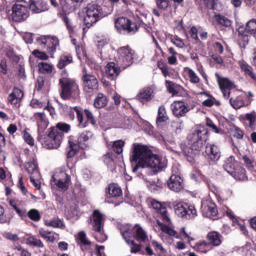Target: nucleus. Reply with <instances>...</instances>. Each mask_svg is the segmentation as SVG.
Returning <instances> with one entry per match:
<instances>
[{
	"mask_svg": "<svg viewBox=\"0 0 256 256\" xmlns=\"http://www.w3.org/2000/svg\"><path fill=\"white\" fill-rule=\"evenodd\" d=\"M131 162L136 163L132 171L135 173L139 167L141 169H151L153 173H159L167 167V160L157 154H153L147 146L134 144Z\"/></svg>",
	"mask_w": 256,
	"mask_h": 256,
	"instance_id": "1",
	"label": "nucleus"
},
{
	"mask_svg": "<svg viewBox=\"0 0 256 256\" xmlns=\"http://www.w3.org/2000/svg\"><path fill=\"white\" fill-rule=\"evenodd\" d=\"M61 92L60 97L63 99H77L79 97V85H77V82L75 80L64 76L59 79Z\"/></svg>",
	"mask_w": 256,
	"mask_h": 256,
	"instance_id": "2",
	"label": "nucleus"
},
{
	"mask_svg": "<svg viewBox=\"0 0 256 256\" xmlns=\"http://www.w3.org/2000/svg\"><path fill=\"white\" fill-rule=\"evenodd\" d=\"M86 16L84 17V24L86 27H93L95 23L101 21L103 17H107V14L103 12V8L98 4L92 3L86 6Z\"/></svg>",
	"mask_w": 256,
	"mask_h": 256,
	"instance_id": "3",
	"label": "nucleus"
},
{
	"mask_svg": "<svg viewBox=\"0 0 256 256\" xmlns=\"http://www.w3.org/2000/svg\"><path fill=\"white\" fill-rule=\"evenodd\" d=\"M75 113L77 115L78 126L81 129H85V127H87L89 123H91V125H97V120H95V116H93V112H91V110H84L87 121H85L83 118V111H81V108L77 106L68 108V115L70 119H75Z\"/></svg>",
	"mask_w": 256,
	"mask_h": 256,
	"instance_id": "4",
	"label": "nucleus"
},
{
	"mask_svg": "<svg viewBox=\"0 0 256 256\" xmlns=\"http://www.w3.org/2000/svg\"><path fill=\"white\" fill-rule=\"evenodd\" d=\"M70 173H73V168H70L69 166L59 172H56L50 181L51 185H56L58 189L67 191V189H69V185H71Z\"/></svg>",
	"mask_w": 256,
	"mask_h": 256,
	"instance_id": "5",
	"label": "nucleus"
},
{
	"mask_svg": "<svg viewBox=\"0 0 256 256\" xmlns=\"http://www.w3.org/2000/svg\"><path fill=\"white\" fill-rule=\"evenodd\" d=\"M191 143L192 148H189V146H186L185 144H181V149L186 157H191V155H193V151H201V149H203L205 139H203V132L201 130H196L191 135Z\"/></svg>",
	"mask_w": 256,
	"mask_h": 256,
	"instance_id": "6",
	"label": "nucleus"
},
{
	"mask_svg": "<svg viewBox=\"0 0 256 256\" xmlns=\"http://www.w3.org/2000/svg\"><path fill=\"white\" fill-rule=\"evenodd\" d=\"M92 227L96 232L95 239L98 243H104L107 241V235L103 234V221H105V215H103L99 210H95L91 217Z\"/></svg>",
	"mask_w": 256,
	"mask_h": 256,
	"instance_id": "7",
	"label": "nucleus"
},
{
	"mask_svg": "<svg viewBox=\"0 0 256 256\" xmlns=\"http://www.w3.org/2000/svg\"><path fill=\"white\" fill-rule=\"evenodd\" d=\"M29 17V2L27 0H16L12 6V19L16 22L25 21Z\"/></svg>",
	"mask_w": 256,
	"mask_h": 256,
	"instance_id": "8",
	"label": "nucleus"
},
{
	"mask_svg": "<svg viewBox=\"0 0 256 256\" xmlns=\"http://www.w3.org/2000/svg\"><path fill=\"white\" fill-rule=\"evenodd\" d=\"M135 57V50H133L130 46H124L118 49L117 62L123 67H129L130 65H133Z\"/></svg>",
	"mask_w": 256,
	"mask_h": 256,
	"instance_id": "9",
	"label": "nucleus"
},
{
	"mask_svg": "<svg viewBox=\"0 0 256 256\" xmlns=\"http://www.w3.org/2000/svg\"><path fill=\"white\" fill-rule=\"evenodd\" d=\"M47 139V141L43 139L42 145H45L47 149H59L63 141V132H60L59 129L51 128Z\"/></svg>",
	"mask_w": 256,
	"mask_h": 256,
	"instance_id": "10",
	"label": "nucleus"
},
{
	"mask_svg": "<svg viewBox=\"0 0 256 256\" xmlns=\"http://www.w3.org/2000/svg\"><path fill=\"white\" fill-rule=\"evenodd\" d=\"M115 28L117 31H119V33H130L131 35L137 33L139 29L137 23L125 17L118 18L115 21Z\"/></svg>",
	"mask_w": 256,
	"mask_h": 256,
	"instance_id": "11",
	"label": "nucleus"
},
{
	"mask_svg": "<svg viewBox=\"0 0 256 256\" xmlns=\"http://www.w3.org/2000/svg\"><path fill=\"white\" fill-rule=\"evenodd\" d=\"M224 169L229 175L235 177V179H245V168L237 169V162L233 156L226 159Z\"/></svg>",
	"mask_w": 256,
	"mask_h": 256,
	"instance_id": "12",
	"label": "nucleus"
},
{
	"mask_svg": "<svg viewBox=\"0 0 256 256\" xmlns=\"http://www.w3.org/2000/svg\"><path fill=\"white\" fill-rule=\"evenodd\" d=\"M174 211L178 217L185 219H195L197 217V209L186 203H178L174 206Z\"/></svg>",
	"mask_w": 256,
	"mask_h": 256,
	"instance_id": "13",
	"label": "nucleus"
},
{
	"mask_svg": "<svg viewBox=\"0 0 256 256\" xmlns=\"http://www.w3.org/2000/svg\"><path fill=\"white\" fill-rule=\"evenodd\" d=\"M215 77L224 99H229L231 97V90L235 87V84L229 78L222 77L219 73H216Z\"/></svg>",
	"mask_w": 256,
	"mask_h": 256,
	"instance_id": "14",
	"label": "nucleus"
},
{
	"mask_svg": "<svg viewBox=\"0 0 256 256\" xmlns=\"http://www.w3.org/2000/svg\"><path fill=\"white\" fill-rule=\"evenodd\" d=\"M82 81L84 89L88 93H91V91H95L96 89H99V80H97V77H95V75L87 73L86 68H83Z\"/></svg>",
	"mask_w": 256,
	"mask_h": 256,
	"instance_id": "15",
	"label": "nucleus"
},
{
	"mask_svg": "<svg viewBox=\"0 0 256 256\" xmlns=\"http://www.w3.org/2000/svg\"><path fill=\"white\" fill-rule=\"evenodd\" d=\"M34 119L38 125V140L40 143H43V136L45 135V130L49 127V120L45 116V113H35Z\"/></svg>",
	"mask_w": 256,
	"mask_h": 256,
	"instance_id": "16",
	"label": "nucleus"
},
{
	"mask_svg": "<svg viewBox=\"0 0 256 256\" xmlns=\"http://www.w3.org/2000/svg\"><path fill=\"white\" fill-rule=\"evenodd\" d=\"M201 211L203 217H208L209 219H213V217H217L219 211L217 210V205L212 202L210 199H203L201 204Z\"/></svg>",
	"mask_w": 256,
	"mask_h": 256,
	"instance_id": "17",
	"label": "nucleus"
},
{
	"mask_svg": "<svg viewBox=\"0 0 256 256\" xmlns=\"http://www.w3.org/2000/svg\"><path fill=\"white\" fill-rule=\"evenodd\" d=\"M151 207L157 211L164 223H171V214L167 210L165 203H161L157 200H151Z\"/></svg>",
	"mask_w": 256,
	"mask_h": 256,
	"instance_id": "18",
	"label": "nucleus"
},
{
	"mask_svg": "<svg viewBox=\"0 0 256 256\" xmlns=\"http://www.w3.org/2000/svg\"><path fill=\"white\" fill-rule=\"evenodd\" d=\"M171 109L175 117H185L189 113V108L183 101H174L171 104Z\"/></svg>",
	"mask_w": 256,
	"mask_h": 256,
	"instance_id": "19",
	"label": "nucleus"
},
{
	"mask_svg": "<svg viewBox=\"0 0 256 256\" xmlns=\"http://www.w3.org/2000/svg\"><path fill=\"white\" fill-rule=\"evenodd\" d=\"M28 5L32 13H43L49 9L45 0H30Z\"/></svg>",
	"mask_w": 256,
	"mask_h": 256,
	"instance_id": "20",
	"label": "nucleus"
},
{
	"mask_svg": "<svg viewBox=\"0 0 256 256\" xmlns=\"http://www.w3.org/2000/svg\"><path fill=\"white\" fill-rule=\"evenodd\" d=\"M168 187L171 191L179 193V191H182L183 189V178L179 175H171L168 181Z\"/></svg>",
	"mask_w": 256,
	"mask_h": 256,
	"instance_id": "21",
	"label": "nucleus"
},
{
	"mask_svg": "<svg viewBox=\"0 0 256 256\" xmlns=\"http://www.w3.org/2000/svg\"><path fill=\"white\" fill-rule=\"evenodd\" d=\"M205 154L207 155L210 161H219L221 158V151L219 150V146L215 144H208L206 146Z\"/></svg>",
	"mask_w": 256,
	"mask_h": 256,
	"instance_id": "22",
	"label": "nucleus"
},
{
	"mask_svg": "<svg viewBox=\"0 0 256 256\" xmlns=\"http://www.w3.org/2000/svg\"><path fill=\"white\" fill-rule=\"evenodd\" d=\"M105 71L108 79H111L112 81L117 79V77H119V73H121V69L114 62L108 63Z\"/></svg>",
	"mask_w": 256,
	"mask_h": 256,
	"instance_id": "23",
	"label": "nucleus"
},
{
	"mask_svg": "<svg viewBox=\"0 0 256 256\" xmlns=\"http://www.w3.org/2000/svg\"><path fill=\"white\" fill-rule=\"evenodd\" d=\"M120 232L121 235L123 237V239L125 240V242L127 243V245H131V241H133V226L126 224L124 226L120 227Z\"/></svg>",
	"mask_w": 256,
	"mask_h": 256,
	"instance_id": "24",
	"label": "nucleus"
},
{
	"mask_svg": "<svg viewBox=\"0 0 256 256\" xmlns=\"http://www.w3.org/2000/svg\"><path fill=\"white\" fill-rule=\"evenodd\" d=\"M21 99H23V90L14 87L12 92L8 95V102L10 105H17Z\"/></svg>",
	"mask_w": 256,
	"mask_h": 256,
	"instance_id": "25",
	"label": "nucleus"
},
{
	"mask_svg": "<svg viewBox=\"0 0 256 256\" xmlns=\"http://www.w3.org/2000/svg\"><path fill=\"white\" fill-rule=\"evenodd\" d=\"M207 239L209 241V245H212V247H219V245L223 243V236H221L217 231L209 232L207 234Z\"/></svg>",
	"mask_w": 256,
	"mask_h": 256,
	"instance_id": "26",
	"label": "nucleus"
},
{
	"mask_svg": "<svg viewBox=\"0 0 256 256\" xmlns=\"http://www.w3.org/2000/svg\"><path fill=\"white\" fill-rule=\"evenodd\" d=\"M57 47H59V38L55 36H48L46 40V49L48 53L53 55L57 51Z\"/></svg>",
	"mask_w": 256,
	"mask_h": 256,
	"instance_id": "27",
	"label": "nucleus"
},
{
	"mask_svg": "<svg viewBox=\"0 0 256 256\" xmlns=\"http://www.w3.org/2000/svg\"><path fill=\"white\" fill-rule=\"evenodd\" d=\"M238 65L241 69V71L247 75L248 77H250L251 79H253V81H256V75L255 72H253V67H251L249 64H247V62L240 60L238 62Z\"/></svg>",
	"mask_w": 256,
	"mask_h": 256,
	"instance_id": "28",
	"label": "nucleus"
},
{
	"mask_svg": "<svg viewBox=\"0 0 256 256\" xmlns=\"http://www.w3.org/2000/svg\"><path fill=\"white\" fill-rule=\"evenodd\" d=\"M152 98L153 90L151 88H144L137 95V99L140 103H147V101H151Z\"/></svg>",
	"mask_w": 256,
	"mask_h": 256,
	"instance_id": "29",
	"label": "nucleus"
},
{
	"mask_svg": "<svg viewBox=\"0 0 256 256\" xmlns=\"http://www.w3.org/2000/svg\"><path fill=\"white\" fill-rule=\"evenodd\" d=\"M157 225L160 227L161 231L163 233H166L167 235H170V237H176L177 236V231L173 229V223L170 222L168 225L163 224L159 220H157Z\"/></svg>",
	"mask_w": 256,
	"mask_h": 256,
	"instance_id": "30",
	"label": "nucleus"
},
{
	"mask_svg": "<svg viewBox=\"0 0 256 256\" xmlns=\"http://www.w3.org/2000/svg\"><path fill=\"white\" fill-rule=\"evenodd\" d=\"M107 103H109V100L103 93H98L94 99V107L96 109H103V107H107Z\"/></svg>",
	"mask_w": 256,
	"mask_h": 256,
	"instance_id": "31",
	"label": "nucleus"
},
{
	"mask_svg": "<svg viewBox=\"0 0 256 256\" xmlns=\"http://www.w3.org/2000/svg\"><path fill=\"white\" fill-rule=\"evenodd\" d=\"M229 101L233 109H241V107H247V105H251V99H248L247 102H245L241 96L236 97L235 99L230 98Z\"/></svg>",
	"mask_w": 256,
	"mask_h": 256,
	"instance_id": "32",
	"label": "nucleus"
},
{
	"mask_svg": "<svg viewBox=\"0 0 256 256\" xmlns=\"http://www.w3.org/2000/svg\"><path fill=\"white\" fill-rule=\"evenodd\" d=\"M193 249L198 253H209V251H211V246L209 242L201 240L193 246Z\"/></svg>",
	"mask_w": 256,
	"mask_h": 256,
	"instance_id": "33",
	"label": "nucleus"
},
{
	"mask_svg": "<svg viewBox=\"0 0 256 256\" xmlns=\"http://www.w3.org/2000/svg\"><path fill=\"white\" fill-rule=\"evenodd\" d=\"M55 67L53 64H49L47 62H40L38 63V71L42 75H51L53 73Z\"/></svg>",
	"mask_w": 256,
	"mask_h": 256,
	"instance_id": "34",
	"label": "nucleus"
},
{
	"mask_svg": "<svg viewBox=\"0 0 256 256\" xmlns=\"http://www.w3.org/2000/svg\"><path fill=\"white\" fill-rule=\"evenodd\" d=\"M169 121V116L167 115V110L165 106H160L158 108V116L156 119L157 125H163V123H167Z\"/></svg>",
	"mask_w": 256,
	"mask_h": 256,
	"instance_id": "35",
	"label": "nucleus"
},
{
	"mask_svg": "<svg viewBox=\"0 0 256 256\" xmlns=\"http://www.w3.org/2000/svg\"><path fill=\"white\" fill-rule=\"evenodd\" d=\"M185 73H187L190 83L193 85H197L201 83V78H199V75H197V72L195 70L186 67L184 68Z\"/></svg>",
	"mask_w": 256,
	"mask_h": 256,
	"instance_id": "36",
	"label": "nucleus"
},
{
	"mask_svg": "<svg viewBox=\"0 0 256 256\" xmlns=\"http://www.w3.org/2000/svg\"><path fill=\"white\" fill-rule=\"evenodd\" d=\"M108 195L113 198L121 197L123 195V190L119 185L113 183L108 187Z\"/></svg>",
	"mask_w": 256,
	"mask_h": 256,
	"instance_id": "37",
	"label": "nucleus"
},
{
	"mask_svg": "<svg viewBox=\"0 0 256 256\" xmlns=\"http://www.w3.org/2000/svg\"><path fill=\"white\" fill-rule=\"evenodd\" d=\"M39 235L42 237V239H45V241H48L49 243L55 242V232H51L45 228H40Z\"/></svg>",
	"mask_w": 256,
	"mask_h": 256,
	"instance_id": "38",
	"label": "nucleus"
},
{
	"mask_svg": "<svg viewBox=\"0 0 256 256\" xmlns=\"http://www.w3.org/2000/svg\"><path fill=\"white\" fill-rule=\"evenodd\" d=\"M46 227H53L54 229H65V223L63 220L56 218L52 220H45Z\"/></svg>",
	"mask_w": 256,
	"mask_h": 256,
	"instance_id": "39",
	"label": "nucleus"
},
{
	"mask_svg": "<svg viewBox=\"0 0 256 256\" xmlns=\"http://www.w3.org/2000/svg\"><path fill=\"white\" fill-rule=\"evenodd\" d=\"M108 147H112L113 151L117 153L118 155H121L123 153V147H125V141L123 140H116L114 142H110L108 144Z\"/></svg>",
	"mask_w": 256,
	"mask_h": 256,
	"instance_id": "40",
	"label": "nucleus"
},
{
	"mask_svg": "<svg viewBox=\"0 0 256 256\" xmlns=\"http://www.w3.org/2000/svg\"><path fill=\"white\" fill-rule=\"evenodd\" d=\"M73 63V56L71 55H62L60 56L59 62H58V69H65L67 65H71Z\"/></svg>",
	"mask_w": 256,
	"mask_h": 256,
	"instance_id": "41",
	"label": "nucleus"
},
{
	"mask_svg": "<svg viewBox=\"0 0 256 256\" xmlns=\"http://www.w3.org/2000/svg\"><path fill=\"white\" fill-rule=\"evenodd\" d=\"M136 229V240L139 241L140 243H145L149 236L147 235V232L143 230V228L139 225L135 226Z\"/></svg>",
	"mask_w": 256,
	"mask_h": 256,
	"instance_id": "42",
	"label": "nucleus"
},
{
	"mask_svg": "<svg viewBox=\"0 0 256 256\" xmlns=\"http://www.w3.org/2000/svg\"><path fill=\"white\" fill-rule=\"evenodd\" d=\"M93 139V133L86 131L82 132L78 137V145H87Z\"/></svg>",
	"mask_w": 256,
	"mask_h": 256,
	"instance_id": "43",
	"label": "nucleus"
},
{
	"mask_svg": "<svg viewBox=\"0 0 256 256\" xmlns=\"http://www.w3.org/2000/svg\"><path fill=\"white\" fill-rule=\"evenodd\" d=\"M26 171L30 176L39 177V170L37 169V162H28L26 164Z\"/></svg>",
	"mask_w": 256,
	"mask_h": 256,
	"instance_id": "44",
	"label": "nucleus"
},
{
	"mask_svg": "<svg viewBox=\"0 0 256 256\" xmlns=\"http://www.w3.org/2000/svg\"><path fill=\"white\" fill-rule=\"evenodd\" d=\"M146 185L148 189H150L151 191H160V189H163V182H161V180H157V181L147 180Z\"/></svg>",
	"mask_w": 256,
	"mask_h": 256,
	"instance_id": "45",
	"label": "nucleus"
},
{
	"mask_svg": "<svg viewBox=\"0 0 256 256\" xmlns=\"http://www.w3.org/2000/svg\"><path fill=\"white\" fill-rule=\"evenodd\" d=\"M215 20L217 21V24L222 27H231V20L221 14L215 15Z\"/></svg>",
	"mask_w": 256,
	"mask_h": 256,
	"instance_id": "46",
	"label": "nucleus"
},
{
	"mask_svg": "<svg viewBox=\"0 0 256 256\" xmlns=\"http://www.w3.org/2000/svg\"><path fill=\"white\" fill-rule=\"evenodd\" d=\"M245 31L249 35H256V19H251L246 23Z\"/></svg>",
	"mask_w": 256,
	"mask_h": 256,
	"instance_id": "47",
	"label": "nucleus"
},
{
	"mask_svg": "<svg viewBox=\"0 0 256 256\" xmlns=\"http://www.w3.org/2000/svg\"><path fill=\"white\" fill-rule=\"evenodd\" d=\"M240 117H241V119H246V121H249L248 127L250 129H253L255 127V121H256V113L255 112L247 113L245 116H240Z\"/></svg>",
	"mask_w": 256,
	"mask_h": 256,
	"instance_id": "48",
	"label": "nucleus"
},
{
	"mask_svg": "<svg viewBox=\"0 0 256 256\" xmlns=\"http://www.w3.org/2000/svg\"><path fill=\"white\" fill-rule=\"evenodd\" d=\"M166 89L171 95H177L179 93V86L169 80H166Z\"/></svg>",
	"mask_w": 256,
	"mask_h": 256,
	"instance_id": "49",
	"label": "nucleus"
},
{
	"mask_svg": "<svg viewBox=\"0 0 256 256\" xmlns=\"http://www.w3.org/2000/svg\"><path fill=\"white\" fill-rule=\"evenodd\" d=\"M238 41L240 46L246 47L247 43H249V35L245 34V32L238 30Z\"/></svg>",
	"mask_w": 256,
	"mask_h": 256,
	"instance_id": "50",
	"label": "nucleus"
},
{
	"mask_svg": "<svg viewBox=\"0 0 256 256\" xmlns=\"http://www.w3.org/2000/svg\"><path fill=\"white\" fill-rule=\"evenodd\" d=\"M243 161H244V164H245V167H247V169H250V170H253L255 169L256 167V161L255 159L247 156V155H244L242 157Z\"/></svg>",
	"mask_w": 256,
	"mask_h": 256,
	"instance_id": "51",
	"label": "nucleus"
},
{
	"mask_svg": "<svg viewBox=\"0 0 256 256\" xmlns=\"http://www.w3.org/2000/svg\"><path fill=\"white\" fill-rule=\"evenodd\" d=\"M180 235L184 239V241H187L190 245H192L193 241H195V238L191 236V233L187 232V229L185 227L181 228Z\"/></svg>",
	"mask_w": 256,
	"mask_h": 256,
	"instance_id": "52",
	"label": "nucleus"
},
{
	"mask_svg": "<svg viewBox=\"0 0 256 256\" xmlns=\"http://www.w3.org/2000/svg\"><path fill=\"white\" fill-rule=\"evenodd\" d=\"M79 147H81V145L79 144H75L73 142H69V150H68V157H75V155H77V151H79Z\"/></svg>",
	"mask_w": 256,
	"mask_h": 256,
	"instance_id": "53",
	"label": "nucleus"
},
{
	"mask_svg": "<svg viewBox=\"0 0 256 256\" xmlns=\"http://www.w3.org/2000/svg\"><path fill=\"white\" fill-rule=\"evenodd\" d=\"M103 161L105 165H107V167H110V169H112V167H115V160H113V154L107 153L106 155H104Z\"/></svg>",
	"mask_w": 256,
	"mask_h": 256,
	"instance_id": "54",
	"label": "nucleus"
},
{
	"mask_svg": "<svg viewBox=\"0 0 256 256\" xmlns=\"http://www.w3.org/2000/svg\"><path fill=\"white\" fill-rule=\"evenodd\" d=\"M29 219H31V221H41V214L38 212L37 209H31L28 213H27Z\"/></svg>",
	"mask_w": 256,
	"mask_h": 256,
	"instance_id": "55",
	"label": "nucleus"
},
{
	"mask_svg": "<svg viewBox=\"0 0 256 256\" xmlns=\"http://www.w3.org/2000/svg\"><path fill=\"white\" fill-rule=\"evenodd\" d=\"M78 241L81 243V245H91V241L87 239V233L85 231H81L78 233Z\"/></svg>",
	"mask_w": 256,
	"mask_h": 256,
	"instance_id": "56",
	"label": "nucleus"
},
{
	"mask_svg": "<svg viewBox=\"0 0 256 256\" xmlns=\"http://www.w3.org/2000/svg\"><path fill=\"white\" fill-rule=\"evenodd\" d=\"M27 242H28V245H32L33 247H41V248L45 247V245L43 244V241L35 237L28 238Z\"/></svg>",
	"mask_w": 256,
	"mask_h": 256,
	"instance_id": "57",
	"label": "nucleus"
},
{
	"mask_svg": "<svg viewBox=\"0 0 256 256\" xmlns=\"http://www.w3.org/2000/svg\"><path fill=\"white\" fill-rule=\"evenodd\" d=\"M54 129H58L60 133H69V131H71V126L67 123L60 122Z\"/></svg>",
	"mask_w": 256,
	"mask_h": 256,
	"instance_id": "58",
	"label": "nucleus"
},
{
	"mask_svg": "<svg viewBox=\"0 0 256 256\" xmlns=\"http://www.w3.org/2000/svg\"><path fill=\"white\" fill-rule=\"evenodd\" d=\"M171 129L174 130L175 133H180V131L183 129V121L174 120L171 123Z\"/></svg>",
	"mask_w": 256,
	"mask_h": 256,
	"instance_id": "59",
	"label": "nucleus"
},
{
	"mask_svg": "<svg viewBox=\"0 0 256 256\" xmlns=\"http://www.w3.org/2000/svg\"><path fill=\"white\" fill-rule=\"evenodd\" d=\"M32 55H34V57H36L37 59H40L41 61H47V59H49V55H47V53L40 50H34L32 52Z\"/></svg>",
	"mask_w": 256,
	"mask_h": 256,
	"instance_id": "60",
	"label": "nucleus"
},
{
	"mask_svg": "<svg viewBox=\"0 0 256 256\" xmlns=\"http://www.w3.org/2000/svg\"><path fill=\"white\" fill-rule=\"evenodd\" d=\"M204 95H206L208 97V99L204 100L202 102V105L204 107H213L215 105V97H213L207 93H204Z\"/></svg>",
	"mask_w": 256,
	"mask_h": 256,
	"instance_id": "61",
	"label": "nucleus"
},
{
	"mask_svg": "<svg viewBox=\"0 0 256 256\" xmlns=\"http://www.w3.org/2000/svg\"><path fill=\"white\" fill-rule=\"evenodd\" d=\"M47 38L48 36H39L38 38H36V43L39 47H41L42 49H46L47 47Z\"/></svg>",
	"mask_w": 256,
	"mask_h": 256,
	"instance_id": "62",
	"label": "nucleus"
},
{
	"mask_svg": "<svg viewBox=\"0 0 256 256\" xmlns=\"http://www.w3.org/2000/svg\"><path fill=\"white\" fill-rule=\"evenodd\" d=\"M155 2L157 7L162 9V11H165L169 7V0H155Z\"/></svg>",
	"mask_w": 256,
	"mask_h": 256,
	"instance_id": "63",
	"label": "nucleus"
},
{
	"mask_svg": "<svg viewBox=\"0 0 256 256\" xmlns=\"http://www.w3.org/2000/svg\"><path fill=\"white\" fill-rule=\"evenodd\" d=\"M158 69H160L164 77H169V67L167 66V64L159 62Z\"/></svg>",
	"mask_w": 256,
	"mask_h": 256,
	"instance_id": "64",
	"label": "nucleus"
}]
</instances>
